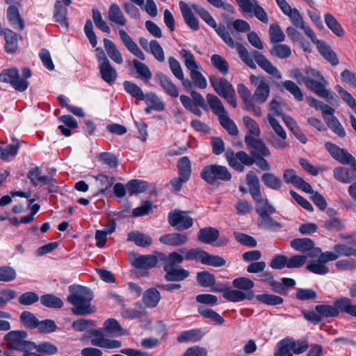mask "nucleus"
Returning a JSON list of instances; mask_svg holds the SVG:
<instances>
[{
	"label": "nucleus",
	"instance_id": "nucleus-62",
	"mask_svg": "<svg viewBox=\"0 0 356 356\" xmlns=\"http://www.w3.org/2000/svg\"><path fill=\"white\" fill-rule=\"evenodd\" d=\"M256 298L260 302L268 305H277L283 303L284 300L282 297L273 294H259Z\"/></svg>",
	"mask_w": 356,
	"mask_h": 356
},
{
	"label": "nucleus",
	"instance_id": "nucleus-3",
	"mask_svg": "<svg viewBox=\"0 0 356 356\" xmlns=\"http://www.w3.org/2000/svg\"><path fill=\"white\" fill-rule=\"evenodd\" d=\"M92 298L93 293L90 289L79 286L68 296L67 300L73 305L74 314L85 316L95 312V307L90 303Z\"/></svg>",
	"mask_w": 356,
	"mask_h": 356
},
{
	"label": "nucleus",
	"instance_id": "nucleus-64",
	"mask_svg": "<svg viewBox=\"0 0 356 356\" xmlns=\"http://www.w3.org/2000/svg\"><path fill=\"white\" fill-rule=\"evenodd\" d=\"M335 88L342 99L346 102L351 109L356 113V99H355L352 95L341 86L337 85Z\"/></svg>",
	"mask_w": 356,
	"mask_h": 356
},
{
	"label": "nucleus",
	"instance_id": "nucleus-60",
	"mask_svg": "<svg viewBox=\"0 0 356 356\" xmlns=\"http://www.w3.org/2000/svg\"><path fill=\"white\" fill-rule=\"evenodd\" d=\"M269 37L270 42L273 43H278L284 41L285 35L280 26L276 24H273L269 28Z\"/></svg>",
	"mask_w": 356,
	"mask_h": 356
},
{
	"label": "nucleus",
	"instance_id": "nucleus-61",
	"mask_svg": "<svg viewBox=\"0 0 356 356\" xmlns=\"http://www.w3.org/2000/svg\"><path fill=\"white\" fill-rule=\"evenodd\" d=\"M92 19L97 28L101 30L102 32L109 34L111 33V29L107 23L103 19L100 12L95 8L92 10Z\"/></svg>",
	"mask_w": 356,
	"mask_h": 356
},
{
	"label": "nucleus",
	"instance_id": "nucleus-58",
	"mask_svg": "<svg viewBox=\"0 0 356 356\" xmlns=\"http://www.w3.org/2000/svg\"><path fill=\"white\" fill-rule=\"evenodd\" d=\"M270 215L260 217L258 220V225L260 228L277 230L282 227L280 222L273 219Z\"/></svg>",
	"mask_w": 356,
	"mask_h": 356
},
{
	"label": "nucleus",
	"instance_id": "nucleus-54",
	"mask_svg": "<svg viewBox=\"0 0 356 356\" xmlns=\"http://www.w3.org/2000/svg\"><path fill=\"white\" fill-rule=\"evenodd\" d=\"M324 19L327 27L337 36H342L343 31L336 18L330 13H326Z\"/></svg>",
	"mask_w": 356,
	"mask_h": 356
},
{
	"label": "nucleus",
	"instance_id": "nucleus-42",
	"mask_svg": "<svg viewBox=\"0 0 356 356\" xmlns=\"http://www.w3.org/2000/svg\"><path fill=\"white\" fill-rule=\"evenodd\" d=\"M147 187V183L143 180L131 179L127 184V191L130 196L145 192Z\"/></svg>",
	"mask_w": 356,
	"mask_h": 356
},
{
	"label": "nucleus",
	"instance_id": "nucleus-47",
	"mask_svg": "<svg viewBox=\"0 0 356 356\" xmlns=\"http://www.w3.org/2000/svg\"><path fill=\"white\" fill-rule=\"evenodd\" d=\"M291 347L287 337L280 340L275 348L274 356H293Z\"/></svg>",
	"mask_w": 356,
	"mask_h": 356
},
{
	"label": "nucleus",
	"instance_id": "nucleus-33",
	"mask_svg": "<svg viewBox=\"0 0 356 356\" xmlns=\"http://www.w3.org/2000/svg\"><path fill=\"white\" fill-rule=\"evenodd\" d=\"M161 300V294L159 291L154 288H150L146 290L143 296V304L149 308L155 307Z\"/></svg>",
	"mask_w": 356,
	"mask_h": 356
},
{
	"label": "nucleus",
	"instance_id": "nucleus-15",
	"mask_svg": "<svg viewBox=\"0 0 356 356\" xmlns=\"http://www.w3.org/2000/svg\"><path fill=\"white\" fill-rule=\"evenodd\" d=\"M283 179L286 184H291L305 193L313 192L312 186L298 176L293 169L288 168L284 170L283 172Z\"/></svg>",
	"mask_w": 356,
	"mask_h": 356
},
{
	"label": "nucleus",
	"instance_id": "nucleus-5",
	"mask_svg": "<svg viewBox=\"0 0 356 356\" xmlns=\"http://www.w3.org/2000/svg\"><path fill=\"white\" fill-rule=\"evenodd\" d=\"M192 7L197 13L208 25L213 27L217 34L222 39V40L230 47L234 48L236 43L231 37L229 33L226 30L224 25L217 26V24L213 17L210 13L203 7L197 4H193Z\"/></svg>",
	"mask_w": 356,
	"mask_h": 356
},
{
	"label": "nucleus",
	"instance_id": "nucleus-39",
	"mask_svg": "<svg viewBox=\"0 0 356 356\" xmlns=\"http://www.w3.org/2000/svg\"><path fill=\"white\" fill-rule=\"evenodd\" d=\"M247 184L252 198L259 197L261 193L259 179L254 172L250 171L246 175Z\"/></svg>",
	"mask_w": 356,
	"mask_h": 356
},
{
	"label": "nucleus",
	"instance_id": "nucleus-63",
	"mask_svg": "<svg viewBox=\"0 0 356 356\" xmlns=\"http://www.w3.org/2000/svg\"><path fill=\"white\" fill-rule=\"evenodd\" d=\"M133 65L138 74L140 77L145 80H149L152 78V74L149 67L143 63L134 59L132 61Z\"/></svg>",
	"mask_w": 356,
	"mask_h": 356
},
{
	"label": "nucleus",
	"instance_id": "nucleus-37",
	"mask_svg": "<svg viewBox=\"0 0 356 356\" xmlns=\"http://www.w3.org/2000/svg\"><path fill=\"white\" fill-rule=\"evenodd\" d=\"M291 246L294 250L299 252L313 251L314 243L312 240L308 238H296L291 241ZM311 255H313L312 252Z\"/></svg>",
	"mask_w": 356,
	"mask_h": 356
},
{
	"label": "nucleus",
	"instance_id": "nucleus-11",
	"mask_svg": "<svg viewBox=\"0 0 356 356\" xmlns=\"http://www.w3.org/2000/svg\"><path fill=\"white\" fill-rule=\"evenodd\" d=\"M241 9L246 13H252L259 21L264 24L268 22L265 10L259 4L257 0H235Z\"/></svg>",
	"mask_w": 356,
	"mask_h": 356
},
{
	"label": "nucleus",
	"instance_id": "nucleus-13",
	"mask_svg": "<svg viewBox=\"0 0 356 356\" xmlns=\"http://www.w3.org/2000/svg\"><path fill=\"white\" fill-rule=\"evenodd\" d=\"M1 81L9 83L19 92L25 91L29 87L26 80L19 78V71L16 68H8L1 72Z\"/></svg>",
	"mask_w": 356,
	"mask_h": 356
},
{
	"label": "nucleus",
	"instance_id": "nucleus-8",
	"mask_svg": "<svg viewBox=\"0 0 356 356\" xmlns=\"http://www.w3.org/2000/svg\"><path fill=\"white\" fill-rule=\"evenodd\" d=\"M200 177L210 184H214L217 180L223 181H229L232 175L227 167L217 164L209 165L203 168Z\"/></svg>",
	"mask_w": 356,
	"mask_h": 356
},
{
	"label": "nucleus",
	"instance_id": "nucleus-55",
	"mask_svg": "<svg viewBox=\"0 0 356 356\" xmlns=\"http://www.w3.org/2000/svg\"><path fill=\"white\" fill-rule=\"evenodd\" d=\"M307 269L317 275H325L329 272V268L319 258H318V260L309 262L307 265Z\"/></svg>",
	"mask_w": 356,
	"mask_h": 356
},
{
	"label": "nucleus",
	"instance_id": "nucleus-45",
	"mask_svg": "<svg viewBox=\"0 0 356 356\" xmlns=\"http://www.w3.org/2000/svg\"><path fill=\"white\" fill-rule=\"evenodd\" d=\"M123 87L124 90L129 94L132 97H134L138 100H145V95L142 89L138 86L136 83L125 81L123 83Z\"/></svg>",
	"mask_w": 356,
	"mask_h": 356
},
{
	"label": "nucleus",
	"instance_id": "nucleus-40",
	"mask_svg": "<svg viewBox=\"0 0 356 356\" xmlns=\"http://www.w3.org/2000/svg\"><path fill=\"white\" fill-rule=\"evenodd\" d=\"M261 181L267 188L275 191L280 190L283 185L281 179L270 172L263 174Z\"/></svg>",
	"mask_w": 356,
	"mask_h": 356
},
{
	"label": "nucleus",
	"instance_id": "nucleus-38",
	"mask_svg": "<svg viewBox=\"0 0 356 356\" xmlns=\"http://www.w3.org/2000/svg\"><path fill=\"white\" fill-rule=\"evenodd\" d=\"M334 177L342 183H350L356 179L355 174L348 168L337 167L333 171Z\"/></svg>",
	"mask_w": 356,
	"mask_h": 356
},
{
	"label": "nucleus",
	"instance_id": "nucleus-16",
	"mask_svg": "<svg viewBox=\"0 0 356 356\" xmlns=\"http://www.w3.org/2000/svg\"><path fill=\"white\" fill-rule=\"evenodd\" d=\"M327 84V81L323 78V80L317 79L316 80L306 83V87L312 92L315 93L320 97L325 98L329 101H334L336 99V95L330 93L325 86Z\"/></svg>",
	"mask_w": 356,
	"mask_h": 356
},
{
	"label": "nucleus",
	"instance_id": "nucleus-17",
	"mask_svg": "<svg viewBox=\"0 0 356 356\" xmlns=\"http://www.w3.org/2000/svg\"><path fill=\"white\" fill-rule=\"evenodd\" d=\"M26 338L27 334L24 331H12L4 337L9 348L19 351H21L29 341L26 340Z\"/></svg>",
	"mask_w": 356,
	"mask_h": 356
},
{
	"label": "nucleus",
	"instance_id": "nucleus-10",
	"mask_svg": "<svg viewBox=\"0 0 356 356\" xmlns=\"http://www.w3.org/2000/svg\"><path fill=\"white\" fill-rule=\"evenodd\" d=\"M325 147L333 159L342 164L350 165L356 172V160L346 149L330 142L325 143Z\"/></svg>",
	"mask_w": 356,
	"mask_h": 356
},
{
	"label": "nucleus",
	"instance_id": "nucleus-32",
	"mask_svg": "<svg viewBox=\"0 0 356 356\" xmlns=\"http://www.w3.org/2000/svg\"><path fill=\"white\" fill-rule=\"evenodd\" d=\"M103 42L105 50L110 58L118 64H122L123 63V58L115 43L106 38L104 39Z\"/></svg>",
	"mask_w": 356,
	"mask_h": 356
},
{
	"label": "nucleus",
	"instance_id": "nucleus-44",
	"mask_svg": "<svg viewBox=\"0 0 356 356\" xmlns=\"http://www.w3.org/2000/svg\"><path fill=\"white\" fill-rule=\"evenodd\" d=\"M179 54L184 60L186 67L190 72L195 70L200 69V65L196 61L195 56L191 51L184 49L180 50Z\"/></svg>",
	"mask_w": 356,
	"mask_h": 356
},
{
	"label": "nucleus",
	"instance_id": "nucleus-30",
	"mask_svg": "<svg viewBox=\"0 0 356 356\" xmlns=\"http://www.w3.org/2000/svg\"><path fill=\"white\" fill-rule=\"evenodd\" d=\"M90 342L94 346L106 349H117L122 346L120 341L106 337H94Z\"/></svg>",
	"mask_w": 356,
	"mask_h": 356
},
{
	"label": "nucleus",
	"instance_id": "nucleus-24",
	"mask_svg": "<svg viewBox=\"0 0 356 356\" xmlns=\"http://www.w3.org/2000/svg\"><path fill=\"white\" fill-rule=\"evenodd\" d=\"M164 270L166 273L165 279L168 281H181L189 275L188 270L181 267L176 268L171 264H165Z\"/></svg>",
	"mask_w": 356,
	"mask_h": 356
},
{
	"label": "nucleus",
	"instance_id": "nucleus-19",
	"mask_svg": "<svg viewBox=\"0 0 356 356\" xmlns=\"http://www.w3.org/2000/svg\"><path fill=\"white\" fill-rule=\"evenodd\" d=\"M246 145L252 149L251 154L255 156H268L270 154V150L266 144L260 139L256 138L252 136H246L245 137Z\"/></svg>",
	"mask_w": 356,
	"mask_h": 356
},
{
	"label": "nucleus",
	"instance_id": "nucleus-46",
	"mask_svg": "<svg viewBox=\"0 0 356 356\" xmlns=\"http://www.w3.org/2000/svg\"><path fill=\"white\" fill-rule=\"evenodd\" d=\"M202 337V334L200 330L193 329L183 332L177 337V339L179 343L195 342L200 340Z\"/></svg>",
	"mask_w": 356,
	"mask_h": 356
},
{
	"label": "nucleus",
	"instance_id": "nucleus-51",
	"mask_svg": "<svg viewBox=\"0 0 356 356\" xmlns=\"http://www.w3.org/2000/svg\"><path fill=\"white\" fill-rule=\"evenodd\" d=\"M287 339L291 347L292 352L295 355L302 354L309 348V343L306 339H301L299 340H295L291 337H287Z\"/></svg>",
	"mask_w": 356,
	"mask_h": 356
},
{
	"label": "nucleus",
	"instance_id": "nucleus-18",
	"mask_svg": "<svg viewBox=\"0 0 356 356\" xmlns=\"http://www.w3.org/2000/svg\"><path fill=\"white\" fill-rule=\"evenodd\" d=\"M129 261L131 265L137 268L149 269L154 267L157 262V257L152 254H134L130 255Z\"/></svg>",
	"mask_w": 356,
	"mask_h": 356
},
{
	"label": "nucleus",
	"instance_id": "nucleus-2",
	"mask_svg": "<svg viewBox=\"0 0 356 356\" xmlns=\"http://www.w3.org/2000/svg\"><path fill=\"white\" fill-rule=\"evenodd\" d=\"M232 286L234 289H212L213 291H224L222 296L229 302H238L244 300H252L254 295L252 289L254 283L248 277H241L232 281Z\"/></svg>",
	"mask_w": 356,
	"mask_h": 356
},
{
	"label": "nucleus",
	"instance_id": "nucleus-12",
	"mask_svg": "<svg viewBox=\"0 0 356 356\" xmlns=\"http://www.w3.org/2000/svg\"><path fill=\"white\" fill-rule=\"evenodd\" d=\"M225 156L229 165L238 172L244 170L243 165H251L254 163V159L243 151L236 154L233 152H227Z\"/></svg>",
	"mask_w": 356,
	"mask_h": 356
},
{
	"label": "nucleus",
	"instance_id": "nucleus-27",
	"mask_svg": "<svg viewBox=\"0 0 356 356\" xmlns=\"http://www.w3.org/2000/svg\"><path fill=\"white\" fill-rule=\"evenodd\" d=\"M188 240V236L185 234L172 233L163 235L159 241L163 244L173 246H179L185 244Z\"/></svg>",
	"mask_w": 356,
	"mask_h": 356
},
{
	"label": "nucleus",
	"instance_id": "nucleus-41",
	"mask_svg": "<svg viewBox=\"0 0 356 356\" xmlns=\"http://www.w3.org/2000/svg\"><path fill=\"white\" fill-rule=\"evenodd\" d=\"M325 122H327L329 128L337 136L340 137H344L346 136V131L339 122L338 119L334 115V113L327 114L324 117Z\"/></svg>",
	"mask_w": 356,
	"mask_h": 356
},
{
	"label": "nucleus",
	"instance_id": "nucleus-6",
	"mask_svg": "<svg viewBox=\"0 0 356 356\" xmlns=\"http://www.w3.org/2000/svg\"><path fill=\"white\" fill-rule=\"evenodd\" d=\"M209 81L215 92L224 98L234 108L237 106L236 92L233 86L225 79L211 75Z\"/></svg>",
	"mask_w": 356,
	"mask_h": 356
},
{
	"label": "nucleus",
	"instance_id": "nucleus-1",
	"mask_svg": "<svg viewBox=\"0 0 356 356\" xmlns=\"http://www.w3.org/2000/svg\"><path fill=\"white\" fill-rule=\"evenodd\" d=\"M235 47L236 48L240 58L250 68L256 69V63H257L263 70L271 75L273 78L277 79H281L282 78V73L280 70L259 51H252L248 52L247 49L240 43H236Z\"/></svg>",
	"mask_w": 356,
	"mask_h": 356
},
{
	"label": "nucleus",
	"instance_id": "nucleus-52",
	"mask_svg": "<svg viewBox=\"0 0 356 356\" xmlns=\"http://www.w3.org/2000/svg\"><path fill=\"white\" fill-rule=\"evenodd\" d=\"M54 18L55 20L58 22L60 24L67 26V8L64 6L62 3L59 1H57L54 6Z\"/></svg>",
	"mask_w": 356,
	"mask_h": 356
},
{
	"label": "nucleus",
	"instance_id": "nucleus-23",
	"mask_svg": "<svg viewBox=\"0 0 356 356\" xmlns=\"http://www.w3.org/2000/svg\"><path fill=\"white\" fill-rule=\"evenodd\" d=\"M179 8L181 15L186 24L193 30L197 31L199 29V22L197 19L194 16L193 11L195 12L193 7H190L186 3L180 1L179 3Z\"/></svg>",
	"mask_w": 356,
	"mask_h": 356
},
{
	"label": "nucleus",
	"instance_id": "nucleus-29",
	"mask_svg": "<svg viewBox=\"0 0 356 356\" xmlns=\"http://www.w3.org/2000/svg\"><path fill=\"white\" fill-rule=\"evenodd\" d=\"M256 202V211L259 218L267 215H271L275 212V208L268 202L266 199L262 197L261 193L259 197L253 198Z\"/></svg>",
	"mask_w": 356,
	"mask_h": 356
},
{
	"label": "nucleus",
	"instance_id": "nucleus-59",
	"mask_svg": "<svg viewBox=\"0 0 356 356\" xmlns=\"http://www.w3.org/2000/svg\"><path fill=\"white\" fill-rule=\"evenodd\" d=\"M282 86L297 101L301 102L303 100V93L296 83L286 80L282 82Z\"/></svg>",
	"mask_w": 356,
	"mask_h": 356
},
{
	"label": "nucleus",
	"instance_id": "nucleus-49",
	"mask_svg": "<svg viewBox=\"0 0 356 356\" xmlns=\"http://www.w3.org/2000/svg\"><path fill=\"white\" fill-rule=\"evenodd\" d=\"M211 62L213 66L223 75L229 72V64L227 60L219 54H213L211 57Z\"/></svg>",
	"mask_w": 356,
	"mask_h": 356
},
{
	"label": "nucleus",
	"instance_id": "nucleus-31",
	"mask_svg": "<svg viewBox=\"0 0 356 356\" xmlns=\"http://www.w3.org/2000/svg\"><path fill=\"white\" fill-rule=\"evenodd\" d=\"M102 79L108 84L113 83L117 79V72L110 62L100 63L99 65Z\"/></svg>",
	"mask_w": 356,
	"mask_h": 356
},
{
	"label": "nucleus",
	"instance_id": "nucleus-35",
	"mask_svg": "<svg viewBox=\"0 0 356 356\" xmlns=\"http://www.w3.org/2000/svg\"><path fill=\"white\" fill-rule=\"evenodd\" d=\"M127 240L140 247H147L152 244V238L149 235L137 231L129 232L127 235Z\"/></svg>",
	"mask_w": 356,
	"mask_h": 356
},
{
	"label": "nucleus",
	"instance_id": "nucleus-50",
	"mask_svg": "<svg viewBox=\"0 0 356 356\" xmlns=\"http://www.w3.org/2000/svg\"><path fill=\"white\" fill-rule=\"evenodd\" d=\"M198 312L204 318H209L218 325H222L225 322L224 318L213 309L201 306L198 307Z\"/></svg>",
	"mask_w": 356,
	"mask_h": 356
},
{
	"label": "nucleus",
	"instance_id": "nucleus-14",
	"mask_svg": "<svg viewBox=\"0 0 356 356\" xmlns=\"http://www.w3.org/2000/svg\"><path fill=\"white\" fill-rule=\"evenodd\" d=\"M169 224L178 230H184L190 228L193 225V219L190 217L186 211H175L168 214Z\"/></svg>",
	"mask_w": 356,
	"mask_h": 356
},
{
	"label": "nucleus",
	"instance_id": "nucleus-43",
	"mask_svg": "<svg viewBox=\"0 0 356 356\" xmlns=\"http://www.w3.org/2000/svg\"><path fill=\"white\" fill-rule=\"evenodd\" d=\"M179 176L183 177L184 181H188L191 175V164L187 156H183L177 161Z\"/></svg>",
	"mask_w": 356,
	"mask_h": 356
},
{
	"label": "nucleus",
	"instance_id": "nucleus-56",
	"mask_svg": "<svg viewBox=\"0 0 356 356\" xmlns=\"http://www.w3.org/2000/svg\"><path fill=\"white\" fill-rule=\"evenodd\" d=\"M270 54L280 59L287 58L291 55V49L285 44H275L271 49Z\"/></svg>",
	"mask_w": 356,
	"mask_h": 356
},
{
	"label": "nucleus",
	"instance_id": "nucleus-21",
	"mask_svg": "<svg viewBox=\"0 0 356 356\" xmlns=\"http://www.w3.org/2000/svg\"><path fill=\"white\" fill-rule=\"evenodd\" d=\"M118 33L122 42L131 54L142 60H145L144 53L124 30L120 29Z\"/></svg>",
	"mask_w": 356,
	"mask_h": 356
},
{
	"label": "nucleus",
	"instance_id": "nucleus-25",
	"mask_svg": "<svg viewBox=\"0 0 356 356\" xmlns=\"http://www.w3.org/2000/svg\"><path fill=\"white\" fill-rule=\"evenodd\" d=\"M108 19L111 23L121 26H125L127 23V19L116 3L110 5L108 11Z\"/></svg>",
	"mask_w": 356,
	"mask_h": 356
},
{
	"label": "nucleus",
	"instance_id": "nucleus-20",
	"mask_svg": "<svg viewBox=\"0 0 356 356\" xmlns=\"http://www.w3.org/2000/svg\"><path fill=\"white\" fill-rule=\"evenodd\" d=\"M154 79L167 95L174 98L179 96V91L177 86L165 74L158 72Z\"/></svg>",
	"mask_w": 356,
	"mask_h": 356
},
{
	"label": "nucleus",
	"instance_id": "nucleus-48",
	"mask_svg": "<svg viewBox=\"0 0 356 356\" xmlns=\"http://www.w3.org/2000/svg\"><path fill=\"white\" fill-rule=\"evenodd\" d=\"M41 304L49 308H61L63 306V302L62 300L53 295V294H45L40 298Z\"/></svg>",
	"mask_w": 356,
	"mask_h": 356
},
{
	"label": "nucleus",
	"instance_id": "nucleus-7",
	"mask_svg": "<svg viewBox=\"0 0 356 356\" xmlns=\"http://www.w3.org/2000/svg\"><path fill=\"white\" fill-rule=\"evenodd\" d=\"M185 259L200 261L203 264L214 267H221L226 264L223 258L217 255H211L199 248L186 250Z\"/></svg>",
	"mask_w": 356,
	"mask_h": 356
},
{
	"label": "nucleus",
	"instance_id": "nucleus-53",
	"mask_svg": "<svg viewBox=\"0 0 356 356\" xmlns=\"http://www.w3.org/2000/svg\"><path fill=\"white\" fill-rule=\"evenodd\" d=\"M320 54L325 57L332 65L339 63L336 54L325 42H322L317 47Z\"/></svg>",
	"mask_w": 356,
	"mask_h": 356
},
{
	"label": "nucleus",
	"instance_id": "nucleus-34",
	"mask_svg": "<svg viewBox=\"0 0 356 356\" xmlns=\"http://www.w3.org/2000/svg\"><path fill=\"white\" fill-rule=\"evenodd\" d=\"M219 237V232L213 227H209L200 229L197 234L198 239L207 244H211Z\"/></svg>",
	"mask_w": 356,
	"mask_h": 356
},
{
	"label": "nucleus",
	"instance_id": "nucleus-26",
	"mask_svg": "<svg viewBox=\"0 0 356 356\" xmlns=\"http://www.w3.org/2000/svg\"><path fill=\"white\" fill-rule=\"evenodd\" d=\"M103 330L106 335L111 337H118L126 334L125 330L114 318H109L105 321Z\"/></svg>",
	"mask_w": 356,
	"mask_h": 356
},
{
	"label": "nucleus",
	"instance_id": "nucleus-36",
	"mask_svg": "<svg viewBox=\"0 0 356 356\" xmlns=\"http://www.w3.org/2000/svg\"><path fill=\"white\" fill-rule=\"evenodd\" d=\"M19 145L17 142L3 145L1 142V161H10L17 154Z\"/></svg>",
	"mask_w": 356,
	"mask_h": 356
},
{
	"label": "nucleus",
	"instance_id": "nucleus-9",
	"mask_svg": "<svg viewBox=\"0 0 356 356\" xmlns=\"http://www.w3.org/2000/svg\"><path fill=\"white\" fill-rule=\"evenodd\" d=\"M249 79L250 83L255 87L252 99L258 104L265 103L270 94V86L265 77L251 74Z\"/></svg>",
	"mask_w": 356,
	"mask_h": 356
},
{
	"label": "nucleus",
	"instance_id": "nucleus-57",
	"mask_svg": "<svg viewBox=\"0 0 356 356\" xmlns=\"http://www.w3.org/2000/svg\"><path fill=\"white\" fill-rule=\"evenodd\" d=\"M307 103L311 107L315 108L317 110H321L323 118L325 117L327 114H332L334 113V109L333 108L314 97H308Z\"/></svg>",
	"mask_w": 356,
	"mask_h": 356
},
{
	"label": "nucleus",
	"instance_id": "nucleus-4",
	"mask_svg": "<svg viewBox=\"0 0 356 356\" xmlns=\"http://www.w3.org/2000/svg\"><path fill=\"white\" fill-rule=\"evenodd\" d=\"M207 100L212 111L218 116L221 126L230 135L236 136L238 133L237 127L234 122L229 118L220 99L213 94H207Z\"/></svg>",
	"mask_w": 356,
	"mask_h": 356
},
{
	"label": "nucleus",
	"instance_id": "nucleus-28",
	"mask_svg": "<svg viewBox=\"0 0 356 356\" xmlns=\"http://www.w3.org/2000/svg\"><path fill=\"white\" fill-rule=\"evenodd\" d=\"M3 33L5 40V51L7 53H15L18 47V39L16 33L10 29H6Z\"/></svg>",
	"mask_w": 356,
	"mask_h": 356
},
{
	"label": "nucleus",
	"instance_id": "nucleus-22",
	"mask_svg": "<svg viewBox=\"0 0 356 356\" xmlns=\"http://www.w3.org/2000/svg\"><path fill=\"white\" fill-rule=\"evenodd\" d=\"M18 7L15 5L9 6L6 10V18L14 29L22 31L24 29L25 23L19 14Z\"/></svg>",
	"mask_w": 356,
	"mask_h": 356
}]
</instances>
